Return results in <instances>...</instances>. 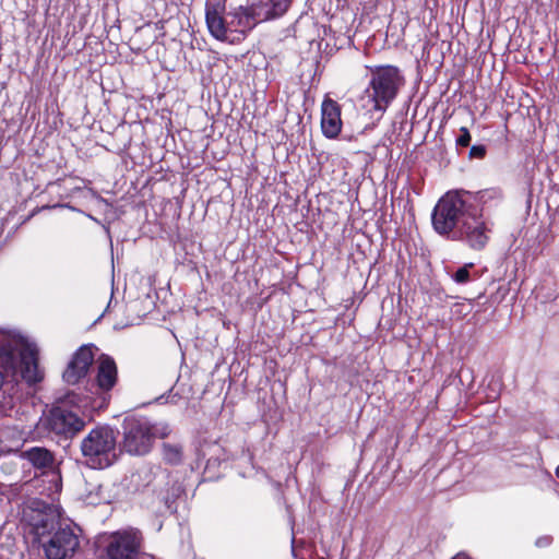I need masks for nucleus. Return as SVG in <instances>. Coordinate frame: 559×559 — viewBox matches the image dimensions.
<instances>
[{
  "mask_svg": "<svg viewBox=\"0 0 559 559\" xmlns=\"http://www.w3.org/2000/svg\"><path fill=\"white\" fill-rule=\"evenodd\" d=\"M94 349L96 348L93 345H82L74 353L62 374L67 383L75 384L87 374L94 361Z\"/></svg>",
  "mask_w": 559,
  "mask_h": 559,
  "instance_id": "obj_10",
  "label": "nucleus"
},
{
  "mask_svg": "<svg viewBox=\"0 0 559 559\" xmlns=\"http://www.w3.org/2000/svg\"><path fill=\"white\" fill-rule=\"evenodd\" d=\"M12 347L8 336L0 331V355H5L11 357Z\"/></svg>",
  "mask_w": 559,
  "mask_h": 559,
  "instance_id": "obj_19",
  "label": "nucleus"
},
{
  "mask_svg": "<svg viewBox=\"0 0 559 559\" xmlns=\"http://www.w3.org/2000/svg\"><path fill=\"white\" fill-rule=\"evenodd\" d=\"M469 154L473 157L483 158L486 154V148L484 145H474L472 146Z\"/></svg>",
  "mask_w": 559,
  "mask_h": 559,
  "instance_id": "obj_21",
  "label": "nucleus"
},
{
  "mask_svg": "<svg viewBox=\"0 0 559 559\" xmlns=\"http://www.w3.org/2000/svg\"><path fill=\"white\" fill-rule=\"evenodd\" d=\"M22 457L27 460L34 467L46 469L51 468L53 465V455L46 448L34 447L25 450Z\"/></svg>",
  "mask_w": 559,
  "mask_h": 559,
  "instance_id": "obj_15",
  "label": "nucleus"
},
{
  "mask_svg": "<svg viewBox=\"0 0 559 559\" xmlns=\"http://www.w3.org/2000/svg\"><path fill=\"white\" fill-rule=\"evenodd\" d=\"M473 264H466L463 267H460L453 275V280L459 284H464L469 281V267H472Z\"/></svg>",
  "mask_w": 559,
  "mask_h": 559,
  "instance_id": "obj_18",
  "label": "nucleus"
},
{
  "mask_svg": "<svg viewBox=\"0 0 559 559\" xmlns=\"http://www.w3.org/2000/svg\"><path fill=\"white\" fill-rule=\"evenodd\" d=\"M225 0L207 2L205 7V20L210 34L221 41L231 39L229 21L224 17Z\"/></svg>",
  "mask_w": 559,
  "mask_h": 559,
  "instance_id": "obj_11",
  "label": "nucleus"
},
{
  "mask_svg": "<svg viewBox=\"0 0 559 559\" xmlns=\"http://www.w3.org/2000/svg\"><path fill=\"white\" fill-rule=\"evenodd\" d=\"M87 405L86 399L74 392L67 393L50 409L46 417V427L56 435L67 438L81 431L85 421L80 417V409Z\"/></svg>",
  "mask_w": 559,
  "mask_h": 559,
  "instance_id": "obj_5",
  "label": "nucleus"
},
{
  "mask_svg": "<svg viewBox=\"0 0 559 559\" xmlns=\"http://www.w3.org/2000/svg\"><path fill=\"white\" fill-rule=\"evenodd\" d=\"M493 223L484 216L483 209L479 213L465 214L455 231L457 239L465 242L473 250H483L490 239Z\"/></svg>",
  "mask_w": 559,
  "mask_h": 559,
  "instance_id": "obj_8",
  "label": "nucleus"
},
{
  "mask_svg": "<svg viewBox=\"0 0 559 559\" xmlns=\"http://www.w3.org/2000/svg\"><path fill=\"white\" fill-rule=\"evenodd\" d=\"M452 559H471V558L467 555H465V554H457Z\"/></svg>",
  "mask_w": 559,
  "mask_h": 559,
  "instance_id": "obj_22",
  "label": "nucleus"
},
{
  "mask_svg": "<svg viewBox=\"0 0 559 559\" xmlns=\"http://www.w3.org/2000/svg\"><path fill=\"white\" fill-rule=\"evenodd\" d=\"M460 132L461 134L459 135V138L456 139V143L457 145H461V146H468L469 145V142H471V134H469V131L467 128L465 127H462L460 129Z\"/></svg>",
  "mask_w": 559,
  "mask_h": 559,
  "instance_id": "obj_20",
  "label": "nucleus"
},
{
  "mask_svg": "<svg viewBox=\"0 0 559 559\" xmlns=\"http://www.w3.org/2000/svg\"><path fill=\"white\" fill-rule=\"evenodd\" d=\"M468 213L464 199L459 192L445 193L432 212V226L440 235L455 233L461 221Z\"/></svg>",
  "mask_w": 559,
  "mask_h": 559,
  "instance_id": "obj_7",
  "label": "nucleus"
},
{
  "mask_svg": "<svg viewBox=\"0 0 559 559\" xmlns=\"http://www.w3.org/2000/svg\"><path fill=\"white\" fill-rule=\"evenodd\" d=\"M403 82V76L396 67L381 66L371 69L370 80L364 92L370 109L385 111L395 99Z\"/></svg>",
  "mask_w": 559,
  "mask_h": 559,
  "instance_id": "obj_4",
  "label": "nucleus"
},
{
  "mask_svg": "<svg viewBox=\"0 0 559 559\" xmlns=\"http://www.w3.org/2000/svg\"><path fill=\"white\" fill-rule=\"evenodd\" d=\"M321 128L326 138H336L342 130L341 106L332 98H324L321 105Z\"/></svg>",
  "mask_w": 559,
  "mask_h": 559,
  "instance_id": "obj_12",
  "label": "nucleus"
},
{
  "mask_svg": "<svg viewBox=\"0 0 559 559\" xmlns=\"http://www.w3.org/2000/svg\"><path fill=\"white\" fill-rule=\"evenodd\" d=\"M21 373L28 384H35L44 379V371L38 366V352L35 347L26 346L22 350Z\"/></svg>",
  "mask_w": 559,
  "mask_h": 559,
  "instance_id": "obj_13",
  "label": "nucleus"
},
{
  "mask_svg": "<svg viewBox=\"0 0 559 559\" xmlns=\"http://www.w3.org/2000/svg\"><path fill=\"white\" fill-rule=\"evenodd\" d=\"M35 532L47 559H69L79 548L78 536L69 526H55L53 519L43 516Z\"/></svg>",
  "mask_w": 559,
  "mask_h": 559,
  "instance_id": "obj_3",
  "label": "nucleus"
},
{
  "mask_svg": "<svg viewBox=\"0 0 559 559\" xmlns=\"http://www.w3.org/2000/svg\"><path fill=\"white\" fill-rule=\"evenodd\" d=\"M292 0H259L248 8L239 7L231 13L229 28L231 39L229 43L241 40L252 29L257 21L276 19L286 13Z\"/></svg>",
  "mask_w": 559,
  "mask_h": 559,
  "instance_id": "obj_2",
  "label": "nucleus"
},
{
  "mask_svg": "<svg viewBox=\"0 0 559 559\" xmlns=\"http://www.w3.org/2000/svg\"><path fill=\"white\" fill-rule=\"evenodd\" d=\"M81 450L92 467L106 468L116 460V436L107 427L95 428L82 440Z\"/></svg>",
  "mask_w": 559,
  "mask_h": 559,
  "instance_id": "obj_6",
  "label": "nucleus"
},
{
  "mask_svg": "<svg viewBox=\"0 0 559 559\" xmlns=\"http://www.w3.org/2000/svg\"><path fill=\"white\" fill-rule=\"evenodd\" d=\"M556 476L559 478V466L556 468Z\"/></svg>",
  "mask_w": 559,
  "mask_h": 559,
  "instance_id": "obj_23",
  "label": "nucleus"
},
{
  "mask_svg": "<svg viewBox=\"0 0 559 559\" xmlns=\"http://www.w3.org/2000/svg\"><path fill=\"white\" fill-rule=\"evenodd\" d=\"M475 200L483 206L490 202H500L502 200V191L498 188L480 190L475 194Z\"/></svg>",
  "mask_w": 559,
  "mask_h": 559,
  "instance_id": "obj_16",
  "label": "nucleus"
},
{
  "mask_svg": "<svg viewBox=\"0 0 559 559\" xmlns=\"http://www.w3.org/2000/svg\"><path fill=\"white\" fill-rule=\"evenodd\" d=\"M182 449L180 445L164 443L163 456L170 464H177L181 461Z\"/></svg>",
  "mask_w": 559,
  "mask_h": 559,
  "instance_id": "obj_17",
  "label": "nucleus"
},
{
  "mask_svg": "<svg viewBox=\"0 0 559 559\" xmlns=\"http://www.w3.org/2000/svg\"><path fill=\"white\" fill-rule=\"evenodd\" d=\"M142 536L134 530H123L110 534L106 539L105 552L108 559H138Z\"/></svg>",
  "mask_w": 559,
  "mask_h": 559,
  "instance_id": "obj_9",
  "label": "nucleus"
},
{
  "mask_svg": "<svg viewBox=\"0 0 559 559\" xmlns=\"http://www.w3.org/2000/svg\"><path fill=\"white\" fill-rule=\"evenodd\" d=\"M97 385L103 391H109L117 382V366L114 359L107 355L98 358Z\"/></svg>",
  "mask_w": 559,
  "mask_h": 559,
  "instance_id": "obj_14",
  "label": "nucleus"
},
{
  "mask_svg": "<svg viewBox=\"0 0 559 559\" xmlns=\"http://www.w3.org/2000/svg\"><path fill=\"white\" fill-rule=\"evenodd\" d=\"M121 448L130 455H145L153 448L156 438L169 436L166 423H152L145 417H127L123 420Z\"/></svg>",
  "mask_w": 559,
  "mask_h": 559,
  "instance_id": "obj_1",
  "label": "nucleus"
}]
</instances>
